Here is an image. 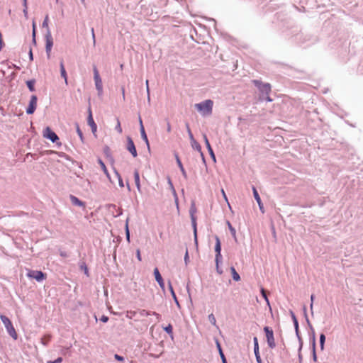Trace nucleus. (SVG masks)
Returning <instances> with one entry per match:
<instances>
[{
    "label": "nucleus",
    "instance_id": "obj_1",
    "mask_svg": "<svg viewBox=\"0 0 363 363\" xmlns=\"http://www.w3.org/2000/svg\"><path fill=\"white\" fill-rule=\"evenodd\" d=\"M49 16L46 15L44 21L42 23V27L43 28H46V33L45 35V51L48 57L49 58L50 56V52L53 45V39L52 37L50 29L48 26Z\"/></svg>",
    "mask_w": 363,
    "mask_h": 363
},
{
    "label": "nucleus",
    "instance_id": "obj_2",
    "mask_svg": "<svg viewBox=\"0 0 363 363\" xmlns=\"http://www.w3.org/2000/svg\"><path fill=\"white\" fill-rule=\"evenodd\" d=\"M0 319L5 326V328L9 335L14 340L18 339V334L13 325L11 320L6 315L1 314Z\"/></svg>",
    "mask_w": 363,
    "mask_h": 363
},
{
    "label": "nucleus",
    "instance_id": "obj_3",
    "mask_svg": "<svg viewBox=\"0 0 363 363\" xmlns=\"http://www.w3.org/2000/svg\"><path fill=\"white\" fill-rule=\"evenodd\" d=\"M252 82L258 89L260 98H264V95H269L272 90V86L269 83H264L258 79H254Z\"/></svg>",
    "mask_w": 363,
    "mask_h": 363
},
{
    "label": "nucleus",
    "instance_id": "obj_4",
    "mask_svg": "<svg viewBox=\"0 0 363 363\" xmlns=\"http://www.w3.org/2000/svg\"><path fill=\"white\" fill-rule=\"evenodd\" d=\"M195 106L203 115H209L212 113L213 101L210 99L196 104Z\"/></svg>",
    "mask_w": 363,
    "mask_h": 363
},
{
    "label": "nucleus",
    "instance_id": "obj_5",
    "mask_svg": "<svg viewBox=\"0 0 363 363\" xmlns=\"http://www.w3.org/2000/svg\"><path fill=\"white\" fill-rule=\"evenodd\" d=\"M26 276L28 278L35 279L38 282H42L47 278V274L41 270L28 269Z\"/></svg>",
    "mask_w": 363,
    "mask_h": 363
},
{
    "label": "nucleus",
    "instance_id": "obj_6",
    "mask_svg": "<svg viewBox=\"0 0 363 363\" xmlns=\"http://www.w3.org/2000/svg\"><path fill=\"white\" fill-rule=\"evenodd\" d=\"M263 330L266 336L268 347L270 349H274L276 347V343L272 328L269 326H264Z\"/></svg>",
    "mask_w": 363,
    "mask_h": 363
},
{
    "label": "nucleus",
    "instance_id": "obj_7",
    "mask_svg": "<svg viewBox=\"0 0 363 363\" xmlns=\"http://www.w3.org/2000/svg\"><path fill=\"white\" fill-rule=\"evenodd\" d=\"M93 71H94V82H95L96 89L98 91L99 96H101L103 94L102 81H101L99 71L96 66H94Z\"/></svg>",
    "mask_w": 363,
    "mask_h": 363
},
{
    "label": "nucleus",
    "instance_id": "obj_8",
    "mask_svg": "<svg viewBox=\"0 0 363 363\" xmlns=\"http://www.w3.org/2000/svg\"><path fill=\"white\" fill-rule=\"evenodd\" d=\"M44 138L50 140L52 143H56L59 140L57 135L52 131L49 127H47L43 130Z\"/></svg>",
    "mask_w": 363,
    "mask_h": 363
},
{
    "label": "nucleus",
    "instance_id": "obj_9",
    "mask_svg": "<svg viewBox=\"0 0 363 363\" xmlns=\"http://www.w3.org/2000/svg\"><path fill=\"white\" fill-rule=\"evenodd\" d=\"M153 274H154V277H155V279L156 280V281L157 282V284H159L160 289L163 291V292L164 293L165 292V284H164V279L158 269L157 267H155L154 269V271H153Z\"/></svg>",
    "mask_w": 363,
    "mask_h": 363
},
{
    "label": "nucleus",
    "instance_id": "obj_10",
    "mask_svg": "<svg viewBox=\"0 0 363 363\" xmlns=\"http://www.w3.org/2000/svg\"><path fill=\"white\" fill-rule=\"evenodd\" d=\"M37 101L38 98L35 95H32L30 96L29 105L28 108H26V113L28 115L33 114L37 107Z\"/></svg>",
    "mask_w": 363,
    "mask_h": 363
},
{
    "label": "nucleus",
    "instance_id": "obj_11",
    "mask_svg": "<svg viewBox=\"0 0 363 363\" xmlns=\"http://www.w3.org/2000/svg\"><path fill=\"white\" fill-rule=\"evenodd\" d=\"M215 247L214 250L216 252L215 259H223L222 255H221V250H222V246H221V242L218 235H215Z\"/></svg>",
    "mask_w": 363,
    "mask_h": 363
},
{
    "label": "nucleus",
    "instance_id": "obj_12",
    "mask_svg": "<svg viewBox=\"0 0 363 363\" xmlns=\"http://www.w3.org/2000/svg\"><path fill=\"white\" fill-rule=\"evenodd\" d=\"M126 148L130 152L133 157H136L138 156L137 150L133 143V140L129 136L127 138Z\"/></svg>",
    "mask_w": 363,
    "mask_h": 363
},
{
    "label": "nucleus",
    "instance_id": "obj_13",
    "mask_svg": "<svg viewBox=\"0 0 363 363\" xmlns=\"http://www.w3.org/2000/svg\"><path fill=\"white\" fill-rule=\"evenodd\" d=\"M168 289H169V292L171 294V296H172V298L174 300V302L175 303V304L177 306V308L179 309H180L181 308V305H180L179 301V300H178V298L177 297L176 293H175V291L174 290V288L172 286L171 281H168Z\"/></svg>",
    "mask_w": 363,
    "mask_h": 363
},
{
    "label": "nucleus",
    "instance_id": "obj_14",
    "mask_svg": "<svg viewBox=\"0 0 363 363\" xmlns=\"http://www.w3.org/2000/svg\"><path fill=\"white\" fill-rule=\"evenodd\" d=\"M196 212V208L195 204L194 203H192L191 205L190 209H189V213H190L191 219V227L197 226L196 218L195 216Z\"/></svg>",
    "mask_w": 363,
    "mask_h": 363
},
{
    "label": "nucleus",
    "instance_id": "obj_15",
    "mask_svg": "<svg viewBox=\"0 0 363 363\" xmlns=\"http://www.w3.org/2000/svg\"><path fill=\"white\" fill-rule=\"evenodd\" d=\"M88 111H89V116H88V118H87V123L90 125L92 133H94L97 130V125L93 119L91 108H89Z\"/></svg>",
    "mask_w": 363,
    "mask_h": 363
},
{
    "label": "nucleus",
    "instance_id": "obj_16",
    "mask_svg": "<svg viewBox=\"0 0 363 363\" xmlns=\"http://www.w3.org/2000/svg\"><path fill=\"white\" fill-rule=\"evenodd\" d=\"M139 121H140V131L141 138L145 142L147 147L149 148L150 145H149L148 138H147V134L145 133L142 119L140 118H139Z\"/></svg>",
    "mask_w": 363,
    "mask_h": 363
},
{
    "label": "nucleus",
    "instance_id": "obj_17",
    "mask_svg": "<svg viewBox=\"0 0 363 363\" xmlns=\"http://www.w3.org/2000/svg\"><path fill=\"white\" fill-rule=\"evenodd\" d=\"M214 340H215L216 346L218 350L219 356L222 361L223 359H226L225 355L223 352V348H222V346H221V344H220L219 340L218 338H215Z\"/></svg>",
    "mask_w": 363,
    "mask_h": 363
},
{
    "label": "nucleus",
    "instance_id": "obj_18",
    "mask_svg": "<svg viewBox=\"0 0 363 363\" xmlns=\"http://www.w3.org/2000/svg\"><path fill=\"white\" fill-rule=\"evenodd\" d=\"M252 191H253V196L255 197V199L256 200V201L257 202L258 205H259V209L262 212H264L263 211V204L262 203V201H261V199L259 197V195L256 189V188L255 186L252 187Z\"/></svg>",
    "mask_w": 363,
    "mask_h": 363
},
{
    "label": "nucleus",
    "instance_id": "obj_19",
    "mask_svg": "<svg viewBox=\"0 0 363 363\" xmlns=\"http://www.w3.org/2000/svg\"><path fill=\"white\" fill-rule=\"evenodd\" d=\"M191 144L194 149L196 150L198 152H200L201 156L202 157V160H203V162L205 163L206 162L205 158H204L203 154L201 151V147L200 144L195 139H194V140H191Z\"/></svg>",
    "mask_w": 363,
    "mask_h": 363
},
{
    "label": "nucleus",
    "instance_id": "obj_20",
    "mask_svg": "<svg viewBox=\"0 0 363 363\" xmlns=\"http://www.w3.org/2000/svg\"><path fill=\"white\" fill-rule=\"evenodd\" d=\"M69 198H70V201L73 205L80 206V207H84V206H85L84 203L82 201L79 200L75 196L70 195Z\"/></svg>",
    "mask_w": 363,
    "mask_h": 363
},
{
    "label": "nucleus",
    "instance_id": "obj_21",
    "mask_svg": "<svg viewBox=\"0 0 363 363\" xmlns=\"http://www.w3.org/2000/svg\"><path fill=\"white\" fill-rule=\"evenodd\" d=\"M163 330L169 335V336L171 337L172 340L174 339V333H173V326L171 323H169L166 326L162 327Z\"/></svg>",
    "mask_w": 363,
    "mask_h": 363
},
{
    "label": "nucleus",
    "instance_id": "obj_22",
    "mask_svg": "<svg viewBox=\"0 0 363 363\" xmlns=\"http://www.w3.org/2000/svg\"><path fill=\"white\" fill-rule=\"evenodd\" d=\"M175 157H176L177 163L178 164V167H179L183 177H184V179H187L186 172L185 169L184 168V166H183L179 156L177 155H176Z\"/></svg>",
    "mask_w": 363,
    "mask_h": 363
},
{
    "label": "nucleus",
    "instance_id": "obj_23",
    "mask_svg": "<svg viewBox=\"0 0 363 363\" xmlns=\"http://www.w3.org/2000/svg\"><path fill=\"white\" fill-rule=\"evenodd\" d=\"M294 330H295L296 336L298 341L299 350H302L303 342V340H302V337H301V335L300 333L299 327L295 328Z\"/></svg>",
    "mask_w": 363,
    "mask_h": 363
},
{
    "label": "nucleus",
    "instance_id": "obj_24",
    "mask_svg": "<svg viewBox=\"0 0 363 363\" xmlns=\"http://www.w3.org/2000/svg\"><path fill=\"white\" fill-rule=\"evenodd\" d=\"M203 138H204V140H205V143H206V147L208 149V151L211 155V157L213 158V160H216V157H215V155H214V152H213V150L209 143V141L207 138V136L206 135H203Z\"/></svg>",
    "mask_w": 363,
    "mask_h": 363
},
{
    "label": "nucleus",
    "instance_id": "obj_25",
    "mask_svg": "<svg viewBox=\"0 0 363 363\" xmlns=\"http://www.w3.org/2000/svg\"><path fill=\"white\" fill-rule=\"evenodd\" d=\"M60 67L61 77L64 78L65 83L67 84V75L62 60L60 61Z\"/></svg>",
    "mask_w": 363,
    "mask_h": 363
},
{
    "label": "nucleus",
    "instance_id": "obj_26",
    "mask_svg": "<svg viewBox=\"0 0 363 363\" xmlns=\"http://www.w3.org/2000/svg\"><path fill=\"white\" fill-rule=\"evenodd\" d=\"M52 339V335L50 334L45 335L40 340V343L44 346H48Z\"/></svg>",
    "mask_w": 363,
    "mask_h": 363
},
{
    "label": "nucleus",
    "instance_id": "obj_27",
    "mask_svg": "<svg viewBox=\"0 0 363 363\" xmlns=\"http://www.w3.org/2000/svg\"><path fill=\"white\" fill-rule=\"evenodd\" d=\"M230 272L232 274V278L235 281H239L240 280V276L237 272L235 268L233 266L230 267Z\"/></svg>",
    "mask_w": 363,
    "mask_h": 363
},
{
    "label": "nucleus",
    "instance_id": "obj_28",
    "mask_svg": "<svg viewBox=\"0 0 363 363\" xmlns=\"http://www.w3.org/2000/svg\"><path fill=\"white\" fill-rule=\"evenodd\" d=\"M134 179L138 190L140 191V175L138 169L134 171Z\"/></svg>",
    "mask_w": 363,
    "mask_h": 363
},
{
    "label": "nucleus",
    "instance_id": "obj_29",
    "mask_svg": "<svg viewBox=\"0 0 363 363\" xmlns=\"http://www.w3.org/2000/svg\"><path fill=\"white\" fill-rule=\"evenodd\" d=\"M289 313H290V315H291V320L293 321V324H294V328H298L299 327V323H298V318H296L295 313L294 311H289Z\"/></svg>",
    "mask_w": 363,
    "mask_h": 363
},
{
    "label": "nucleus",
    "instance_id": "obj_30",
    "mask_svg": "<svg viewBox=\"0 0 363 363\" xmlns=\"http://www.w3.org/2000/svg\"><path fill=\"white\" fill-rule=\"evenodd\" d=\"M222 260H223V259H215L216 269L217 273L220 275L222 274L223 272V269L220 267V265L222 264Z\"/></svg>",
    "mask_w": 363,
    "mask_h": 363
},
{
    "label": "nucleus",
    "instance_id": "obj_31",
    "mask_svg": "<svg viewBox=\"0 0 363 363\" xmlns=\"http://www.w3.org/2000/svg\"><path fill=\"white\" fill-rule=\"evenodd\" d=\"M325 339H326V337H325V334L323 333H320V337H319V345H320V348L321 350H324Z\"/></svg>",
    "mask_w": 363,
    "mask_h": 363
},
{
    "label": "nucleus",
    "instance_id": "obj_32",
    "mask_svg": "<svg viewBox=\"0 0 363 363\" xmlns=\"http://www.w3.org/2000/svg\"><path fill=\"white\" fill-rule=\"evenodd\" d=\"M303 315H304V318H305L306 322L307 323V325H308V328H312L313 325H312V324L311 323V322H310V320H309V318H308V314H307V309H306V306H303Z\"/></svg>",
    "mask_w": 363,
    "mask_h": 363
},
{
    "label": "nucleus",
    "instance_id": "obj_33",
    "mask_svg": "<svg viewBox=\"0 0 363 363\" xmlns=\"http://www.w3.org/2000/svg\"><path fill=\"white\" fill-rule=\"evenodd\" d=\"M35 79H30L26 82L27 86L30 91L33 92L35 91Z\"/></svg>",
    "mask_w": 363,
    "mask_h": 363
},
{
    "label": "nucleus",
    "instance_id": "obj_34",
    "mask_svg": "<svg viewBox=\"0 0 363 363\" xmlns=\"http://www.w3.org/2000/svg\"><path fill=\"white\" fill-rule=\"evenodd\" d=\"M98 161L104 174L107 176V177H109V174L104 162L101 159H99Z\"/></svg>",
    "mask_w": 363,
    "mask_h": 363
},
{
    "label": "nucleus",
    "instance_id": "obj_35",
    "mask_svg": "<svg viewBox=\"0 0 363 363\" xmlns=\"http://www.w3.org/2000/svg\"><path fill=\"white\" fill-rule=\"evenodd\" d=\"M209 322L215 327L218 328V326L216 324V319L215 318V315L213 313H211L208 316Z\"/></svg>",
    "mask_w": 363,
    "mask_h": 363
},
{
    "label": "nucleus",
    "instance_id": "obj_36",
    "mask_svg": "<svg viewBox=\"0 0 363 363\" xmlns=\"http://www.w3.org/2000/svg\"><path fill=\"white\" fill-rule=\"evenodd\" d=\"M138 313L140 314V315L141 317H147V316L152 315V312L151 311H148L145 310V309L140 310L138 311Z\"/></svg>",
    "mask_w": 363,
    "mask_h": 363
},
{
    "label": "nucleus",
    "instance_id": "obj_37",
    "mask_svg": "<svg viewBox=\"0 0 363 363\" xmlns=\"http://www.w3.org/2000/svg\"><path fill=\"white\" fill-rule=\"evenodd\" d=\"M254 352H259V342L257 337H253Z\"/></svg>",
    "mask_w": 363,
    "mask_h": 363
},
{
    "label": "nucleus",
    "instance_id": "obj_38",
    "mask_svg": "<svg viewBox=\"0 0 363 363\" xmlns=\"http://www.w3.org/2000/svg\"><path fill=\"white\" fill-rule=\"evenodd\" d=\"M80 269L84 272V274L89 277V269L86 263L83 262L80 264Z\"/></svg>",
    "mask_w": 363,
    "mask_h": 363
},
{
    "label": "nucleus",
    "instance_id": "obj_39",
    "mask_svg": "<svg viewBox=\"0 0 363 363\" xmlns=\"http://www.w3.org/2000/svg\"><path fill=\"white\" fill-rule=\"evenodd\" d=\"M186 128L188 135H189L190 140H194V138L193 133H191V130L190 129V127H189V125L188 123H186Z\"/></svg>",
    "mask_w": 363,
    "mask_h": 363
},
{
    "label": "nucleus",
    "instance_id": "obj_40",
    "mask_svg": "<svg viewBox=\"0 0 363 363\" xmlns=\"http://www.w3.org/2000/svg\"><path fill=\"white\" fill-rule=\"evenodd\" d=\"M136 314H137L136 311H128L126 312V318H128L129 319H133L135 316Z\"/></svg>",
    "mask_w": 363,
    "mask_h": 363
},
{
    "label": "nucleus",
    "instance_id": "obj_41",
    "mask_svg": "<svg viewBox=\"0 0 363 363\" xmlns=\"http://www.w3.org/2000/svg\"><path fill=\"white\" fill-rule=\"evenodd\" d=\"M115 174L118 178V184L121 187H123L124 186V184H123V179H122V177L121 176V174L116 171L115 170Z\"/></svg>",
    "mask_w": 363,
    "mask_h": 363
},
{
    "label": "nucleus",
    "instance_id": "obj_42",
    "mask_svg": "<svg viewBox=\"0 0 363 363\" xmlns=\"http://www.w3.org/2000/svg\"><path fill=\"white\" fill-rule=\"evenodd\" d=\"M198 228H193L194 244L198 246Z\"/></svg>",
    "mask_w": 363,
    "mask_h": 363
},
{
    "label": "nucleus",
    "instance_id": "obj_43",
    "mask_svg": "<svg viewBox=\"0 0 363 363\" xmlns=\"http://www.w3.org/2000/svg\"><path fill=\"white\" fill-rule=\"evenodd\" d=\"M310 347L312 351H316V340H309Z\"/></svg>",
    "mask_w": 363,
    "mask_h": 363
},
{
    "label": "nucleus",
    "instance_id": "obj_44",
    "mask_svg": "<svg viewBox=\"0 0 363 363\" xmlns=\"http://www.w3.org/2000/svg\"><path fill=\"white\" fill-rule=\"evenodd\" d=\"M309 340H316L315 338V333L313 327L312 328H309Z\"/></svg>",
    "mask_w": 363,
    "mask_h": 363
},
{
    "label": "nucleus",
    "instance_id": "obj_45",
    "mask_svg": "<svg viewBox=\"0 0 363 363\" xmlns=\"http://www.w3.org/2000/svg\"><path fill=\"white\" fill-rule=\"evenodd\" d=\"M260 294L265 301H268V296L264 288L260 289Z\"/></svg>",
    "mask_w": 363,
    "mask_h": 363
},
{
    "label": "nucleus",
    "instance_id": "obj_46",
    "mask_svg": "<svg viewBox=\"0 0 363 363\" xmlns=\"http://www.w3.org/2000/svg\"><path fill=\"white\" fill-rule=\"evenodd\" d=\"M125 229V238L128 243L130 242V228H124Z\"/></svg>",
    "mask_w": 363,
    "mask_h": 363
},
{
    "label": "nucleus",
    "instance_id": "obj_47",
    "mask_svg": "<svg viewBox=\"0 0 363 363\" xmlns=\"http://www.w3.org/2000/svg\"><path fill=\"white\" fill-rule=\"evenodd\" d=\"M111 235L113 237V242L120 243L121 242L122 238L120 235L115 236L112 231H111Z\"/></svg>",
    "mask_w": 363,
    "mask_h": 363
},
{
    "label": "nucleus",
    "instance_id": "obj_48",
    "mask_svg": "<svg viewBox=\"0 0 363 363\" xmlns=\"http://www.w3.org/2000/svg\"><path fill=\"white\" fill-rule=\"evenodd\" d=\"M63 361V358L62 357H58L57 359L54 360H48L47 363H62Z\"/></svg>",
    "mask_w": 363,
    "mask_h": 363
},
{
    "label": "nucleus",
    "instance_id": "obj_49",
    "mask_svg": "<svg viewBox=\"0 0 363 363\" xmlns=\"http://www.w3.org/2000/svg\"><path fill=\"white\" fill-rule=\"evenodd\" d=\"M77 135H79L81 141L83 142L84 141L83 133H82V131L80 130L79 126L78 125H77Z\"/></svg>",
    "mask_w": 363,
    "mask_h": 363
},
{
    "label": "nucleus",
    "instance_id": "obj_50",
    "mask_svg": "<svg viewBox=\"0 0 363 363\" xmlns=\"http://www.w3.org/2000/svg\"><path fill=\"white\" fill-rule=\"evenodd\" d=\"M114 359L118 361V362H124L125 361V357L122 355H120L118 354H114Z\"/></svg>",
    "mask_w": 363,
    "mask_h": 363
},
{
    "label": "nucleus",
    "instance_id": "obj_51",
    "mask_svg": "<svg viewBox=\"0 0 363 363\" xmlns=\"http://www.w3.org/2000/svg\"><path fill=\"white\" fill-rule=\"evenodd\" d=\"M257 363H263L259 352H254Z\"/></svg>",
    "mask_w": 363,
    "mask_h": 363
},
{
    "label": "nucleus",
    "instance_id": "obj_52",
    "mask_svg": "<svg viewBox=\"0 0 363 363\" xmlns=\"http://www.w3.org/2000/svg\"><path fill=\"white\" fill-rule=\"evenodd\" d=\"M117 120V124H116V130L117 132H118L119 133H122V128H121V123H120V121L119 119L117 118H116Z\"/></svg>",
    "mask_w": 363,
    "mask_h": 363
},
{
    "label": "nucleus",
    "instance_id": "obj_53",
    "mask_svg": "<svg viewBox=\"0 0 363 363\" xmlns=\"http://www.w3.org/2000/svg\"><path fill=\"white\" fill-rule=\"evenodd\" d=\"M71 347H72V346H70V347H63L60 350V354H63V355H65V354L68 352V351L69 350V348H70Z\"/></svg>",
    "mask_w": 363,
    "mask_h": 363
},
{
    "label": "nucleus",
    "instance_id": "obj_54",
    "mask_svg": "<svg viewBox=\"0 0 363 363\" xmlns=\"http://www.w3.org/2000/svg\"><path fill=\"white\" fill-rule=\"evenodd\" d=\"M184 260L185 264L187 265L189 262V252H188L187 249H186V253L184 255Z\"/></svg>",
    "mask_w": 363,
    "mask_h": 363
},
{
    "label": "nucleus",
    "instance_id": "obj_55",
    "mask_svg": "<svg viewBox=\"0 0 363 363\" xmlns=\"http://www.w3.org/2000/svg\"><path fill=\"white\" fill-rule=\"evenodd\" d=\"M59 255L60 257H62L63 258H67L69 257L68 253L66 251L62 250H59Z\"/></svg>",
    "mask_w": 363,
    "mask_h": 363
},
{
    "label": "nucleus",
    "instance_id": "obj_56",
    "mask_svg": "<svg viewBox=\"0 0 363 363\" xmlns=\"http://www.w3.org/2000/svg\"><path fill=\"white\" fill-rule=\"evenodd\" d=\"M310 298H311L310 308H311V313L313 314V301L315 299V295L314 294H311Z\"/></svg>",
    "mask_w": 363,
    "mask_h": 363
},
{
    "label": "nucleus",
    "instance_id": "obj_57",
    "mask_svg": "<svg viewBox=\"0 0 363 363\" xmlns=\"http://www.w3.org/2000/svg\"><path fill=\"white\" fill-rule=\"evenodd\" d=\"M108 320H109V318L105 315H102L101 317L100 318V321H101L104 323H107L108 321Z\"/></svg>",
    "mask_w": 363,
    "mask_h": 363
},
{
    "label": "nucleus",
    "instance_id": "obj_58",
    "mask_svg": "<svg viewBox=\"0 0 363 363\" xmlns=\"http://www.w3.org/2000/svg\"><path fill=\"white\" fill-rule=\"evenodd\" d=\"M135 255H136V258L138 259V260L141 262L142 261V257H141V253H140V249H137L136 250Z\"/></svg>",
    "mask_w": 363,
    "mask_h": 363
},
{
    "label": "nucleus",
    "instance_id": "obj_59",
    "mask_svg": "<svg viewBox=\"0 0 363 363\" xmlns=\"http://www.w3.org/2000/svg\"><path fill=\"white\" fill-rule=\"evenodd\" d=\"M230 230L231 235L235 238L236 240V228H228Z\"/></svg>",
    "mask_w": 363,
    "mask_h": 363
},
{
    "label": "nucleus",
    "instance_id": "obj_60",
    "mask_svg": "<svg viewBox=\"0 0 363 363\" xmlns=\"http://www.w3.org/2000/svg\"><path fill=\"white\" fill-rule=\"evenodd\" d=\"M146 91L147 94V100L150 101V89L148 85V80H146Z\"/></svg>",
    "mask_w": 363,
    "mask_h": 363
},
{
    "label": "nucleus",
    "instance_id": "obj_61",
    "mask_svg": "<svg viewBox=\"0 0 363 363\" xmlns=\"http://www.w3.org/2000/svg\"><path fill=\"white\" fill-rule=\"evenodd\" d=\"M186 291H187V293H188V296H189V300L191 302L192 300H191V292H190V289H189V283L187 284V285L186 286Z\"/></svg>",
    "mask_w": 363,
    "mask_h": 363
},
{
    "label": "nucleus",
    "instance_id": "obj_62",
    "mask_svg": "<svg viewBox=\"0 0 363 363\" xmlns=\"http://www.w3.org/2000/svg\"><path fill=\"white\" fill-rule=\"evenodd\" d=\"M312 359L313 362H317V354L316 351H312Z\"/></svg>",
    "mask_w": 363,
    "mask_h": 363
},
{
    "label": "nucleus",
    "instance_id": "obj_63",
    "mask_svg": "<svg viewBox=\"0 0 363 363\" xmlns=\"http://www.w3.org/2000/svg\"><path fill=\"white\" fill-rule=\"evenodd\" d=\"M152 315L155 316V317L157 318V320H160V318H161V315H160V314H159V313H157V312H155V311L152 312Z\"/></svg>",
    "mask_w": 363,
    "mask_h": 363
},
{
    "label": "nucleus",
    "instance_id": "obj_64",
    "mask_svg": "<svg viewBox=\"0 0 363 363\" xmlns=\"http://www.w3.org/2000/svg\"><path fill=\"white\" fill-rule=\"evenodd\" d=\"M152 315L155 316V317L157 318V320H160V318H161V315H160V314H159V313H157V312H155V311L152 312Z\"/></svg>",
    "mask_w": 363,
    "mask_h": 363
}]
</instances>
